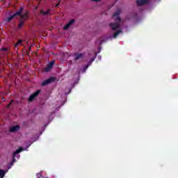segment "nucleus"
<instances>
[{"mask_svg": "<svg viewBox=\"0 0 178 178\" xmlns=\"http://www.w3.org/2000/svg\"><path fill=\"white\" fill-rule=\"evenodd\" d=\"M112 19L115 22L109 24V27L113 31H115L113 35V38H116V37L122 33V30H119L120 27V17H119V13H115Z\"/></svg>", "mask_w": 178, "mask_h": 178, "instance_id": "f257e3e1", "label": "nucleus"}, {"mask_svg": "<svg viewBox=\"0 0 178 178\" xmlns=\"http://www.w3.org/2000/svg\"><path fill=\"white\" fill-rule=\"evenodd\" d=\"M22 10H23V8H21L18 12H17L14 15L10 16L8 18H7V22H10V20H12V19H13V17H15V16H17V15H20L21 19L19 22V27H22V26H23V24H24V21L26 20V19H27V17H29V15L27 14V13H24L23 15H22Z\"/></svg>", "mask_w": 178, "mask_h": 178, "instance_id": "f03ea898", "label": "nucleus"}, {"mask_svg": "<svg viewBox=\"0 0 178 178\" xmlns=\"http://www.w3.org/2000/svg\"><path fill=\"white\" fill-rule=\"evenodd\" d=\"M23 152V147H19L18 149L13 152L12 161L13 163H15V162H16V155H17V154H20V152Z\"/></svg>", "mask_w": 178, "mask_h": 178, "instance_id": "7ed1b4c3", "label": "nucleus"}, {"mask_svg": "<svg viewBox=\"0 0 178 178\" xmlns=\"http://www.w3.org/2000/svg\"><path fill=\"white\" fill-rule=\"evenodd\" d=\"M20 130V126L19 125H13L10 127V133H16Z\"/></svg>", "mask_w": 178, "mask_h": 178, "instance_id": "20e7f679", "label": "nucleus"}, {"mask_svg": "<svg viewBox=\"0 0 178 178\" xmlns=\"http://www.w3.org/2000/svg\"><path fill=\"white\" fill-rule=\"evenodd\" d=\"M54 61H51L48 64V65L44 68L45 72H49L52 69V66H54Z\"/></svg>", "mask_w": 178, "mask_h": 178, "instance_id": "39448f33", "label": "nucleus"}, {"mask_svg": "<svg viewBox=\"0 0 178 178\" xmlns=\"http://www.w3.org/2000/svg\"><path fill=\"white\" fill-rule=\"evenodd\" d=\"M74 24V19H71L65 26L64 30H67L70 26H73Z\"/></svg>", "mask_w": 178, "mask_h": 178, "instance_id": "423d86ee", "label": "nucleus"}, {"mask_svg": "<svg viewBox=\"0 0 178 178\" xmlns=\"http://www.w3.org/2000/svg\"><path fill=\"white\" fill-rule=\"evenodd\" d=\"M83 56H84V54L78 53L74 54V58L75 59V60H77V59H81V58H83Z\"/></svg>", "mask_w": 178, "mask_h": 178, "instance_id": "0eeeda50", "label": "nucleus"}, {"mask_svg": "<svg viewBox=\"0 0 178 178\" xmlns=\"http://www.w3.org/2000/svg\"><path fill=\"white\" fill-rule=\"evenodd\" d=\"M55 78H50L42 83V86H47V84H49L51 81H54Z\"/></svg>", "mask_w": 178, "mask_h": 178, "instance_id": "6e6552de", "label": "nucleus"}, {"mask_svg": "<svg viewBox=\"0 0 178 178\" xmlns=\"http://www.w3.org/2000/svg\"><path fill=\"white\" fill-rule=\"evenodd\" d=\"M149 2V0H138L137 4L138 5H145Z\"/></svg>", "mask_w": 178, "mask_h": 178, "instance_id": "1a4fd4ad", "label": "nucleus"}, {"mask_svg": "<svg viewBox=\"0 0 178 178\" xmlns=\"http://www.w3.org/2000/svg\"><path fill=\"white\" fill-rule=\"evenodd\" d=\"M38 94H40V90L36 91L35 93H33V95H31L29 97V101H33V99H34V98L35 97H37V95H38Z\"/></svg>", "mask_w": 178, "mask_h": 178, "instance_id": "9d476101", "label": "nucleus"}, {"mask_svg": "<svg viewBox=\"0 0 178 178\" xmlns=\"http://www.w3.org/2000/svg\"><path fill=\"white\" fill-rule=\"evenodd\" d=\"M5 175H6V172L4 170L0 169V178L5 177Z\"/></svg>", "mask_w": 178, "mask_h": 178, "instance_id": "9b49d317", "label": "nucleus"}, {"mask_svg": "<svg viewBox=\"0 0 178 178\" xmlns=\"http://www.w3.org/2000/svg\"><path fill=\"white\" fill-rule=\"evenodd\" d=\"M49 10H47L46 12L41 10V13H42V15H49Z\"/></svg>", "mask_w": 178, "mask_h": 178, "instance_id": "f8f14e48", "label": "nucleus"}, {"mask_svg": "<svg viewBox=\"0 0 178 178\" xmlns=\"http://www.w3.org/2000/svg\"><path fill=\"white\" fill-rule=\"evenodd\" d=\"M36 176H37V178H44V177H42V175H41V173H38V174L36 175Z\"/></svg>", "mask_w": 178, "mask_h": 178, "instance_id": "ddd939ff", "label": "nucleus"}, {"mask_svg": "<svg viewBox=\"0 0 178 178\" xmlns=\"http://www.w3.org/2000/svg\"><path fill=\"white\" fill-rule=\"evenodd\" d=\"M21 44H22V40H19L17 43L15 44V47H18V45H21Z\"/></svg>", "mask_w": 178, "mask_h": 178, "instance_id": "4468645a", "label": "nucleus"}, {"mask_svg": "<svg viewBox=\"0 0 178 178\" xmlns=\"http://www.w3.org/2000/svg\"><path fill=\"white\" fill-rule=\"evenodd\" d=\"M95 58L96 56H95L94 58L92 59V60L90 62V64L95 60Z\"/></svg>", "mask_w": 178, "mask_h": 178, "instance_id": "2eb2a0df", "label": "nucleus"}, {"mask_svg": "<svg viewBox=\"0 0 178 178\" xmlns=\"http://www.w3.org/2000/svg\"><path fill=\"white\" fill-rule=\"evenodd\" d=\"M92 2H99L101 0H92Z\"/></svg>", "mask_w": 178, "mask_h": 178, "instance_id": "dca6fc26", "label": "nucleus"}, {"mask_svg": "<svg viewBox=\"0 0 178 178\" xmlns=\"http://www.w3.org/2000/svg\"><path fill=\"white\" fill-rule=\"evenodd\" d=\"M13 163H13V161H12V162L10 163V166H13Z\"/></svg>", "mask_w": 178, "mask_h": 178, "instance_id": "f3484780", "label": "nucleus"}, {"mask_svg": "<svg viewBox=\"0 0 178 178\" xmlns=\"http://www.w3.org/2000/svg\"><path fill=\"white\" fill-rule=\"evenodd\" d=\"M7 49H1V51H6Z\"/></svg>", "mask_w": 178, "mask_h": 178, "instance_id": "a211bd4d", "label": "nucleus"}, {"mask_svg": "<svg viewBox=\"0 0 178 178\" xmlns=\"http://www.w3.org/2000/svg\"><path fill=\"white\" fill-rule=\"evenodd\" d=\"M10 104H12V103H10V104H8V106H10Z\"/></svg>", "mask_w": 178, "mask_h": 178, "instance_id": "6ab92c4d", "label": "nucleus"}, {"mask_svg": "<svg viewBox=\"0 0 178 178\" xmlns=\"http://www.w3.org/2000/svg\"><path fill=\"white\" fill-rule=\"evenodd\" d=\"M35 141V140H34L33 141V143H34Z\"/></svg>", "mask_w": 178, "mask_h": 178, "instance_id": "aec40b11", "label": "nucleus"}, {"mask_svg": "<svg viewBox=\"0 0 178 178\" xmlns=\"http://www.w3.org/2000/svg\"><path fill=\"white\" fill-rule=\"evenodd\" d=\"M58 4H56V6H58Z\"/></svg>", "mask_w": 178, "mask_h": 178, "instance_id": "412c9836", "label": "nucleus"}, {"mask_svg": "<svg viewBox=\"0 0 178 178\" xmlns=\"http://www.w3.org/2000/svg\"><path fill=\"white\" fill-rule=\"evenodd\" d=\"M88 67V66H86V69Z\"/></svg>", "mask_w": 178, "mask_h": 178, "instance_id": "4be33fe9", "label": "nucleus"}]
</instances>
